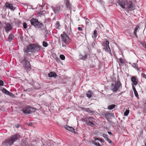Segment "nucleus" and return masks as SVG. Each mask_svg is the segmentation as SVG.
Masks as SVG:
<instances>
[{
	"label": "nucleus",
	"instance_id": "obj_1",
	"mask_svg": "<svg viewBox=\"0 0 146 146\" xmlns=\"http://www.w3.org/2000/svg\"><path fill=\"white\" fill-rule=\"evenodd\" d=\"M41 48V46L38 44H30L24 49L23 51L25 55L31 56V54L29 52L34 53L37 52L40 50Z\"/></svg>",
	"mask_w": 146,
	"mask_h": 146
},
{
	"label": "nucleus",
	"instance_id": "obj_2",
	"mask_svg": "<svg viewBox=\"0 0 146 146\" xmlns=\"http://www.w3.org/2000/svg\"><path fill=\"white\" fill-rule=\"evenodd\" d=\"M20 138V135L19 134H16L6 140L3 143V144L5 146H11L13 145L16 140Z\"/></svg>",
	"mask_w": 146,
	"mask_h": 146
},
{
	"label": "nucleus",
	"instance_id": "obj_3",
	"mask_svg": "<svg viewBox=\"0 0 146 146\" xmlns=\"http://www.w3.org/2000/svg\"><path fill=\"white\" fill-rule=\"evenodd\" d=\"M118 4L123 9H128L130 11L133 9L132 3L131 1H127V0L119 1Z\"/></svg>",
	"mask_w": 146,
	"mask_h": 146
},
{
	"label": "nucleus",
	"instance_id": "obj_4",
	"mask_svg": "<svg viewBox=\"0 0 146 146\" xmlns=\"http://www.w3.org/2000/svg\"><path fill=\"white\" fill-rule=\"evenodd\" d=\"M25 55L24 56L22 60V63L23 66L26 68H28L31 67V65L30 63V61L31 60L30 58Z\"/></svg>",
	"mask_w": 146,
	"mask_h": 146
},
{
	"label": "nucleus",
	"instance_id": "obj_5",
	"mask_svg": "<svg viewBox=\"0 0 146 146\" xmlns=\"http://www.w3.org/2000/svg\"><path fill=\"white\" fill-rule=\"evenodd\" d=\"M109 42L108 40L103 42L102 44V50L111 54V52L109 45Z\"/></svg>",
	"mask_w": 146,
	"mask_h": 146
},
{
	"label": "nucleus",
	"instance_id": "obj_6",
	"mask_svg": "<svg viewBox=\"0 0 146 146\" xmlns=\"http://www.w3.org/2000/svg\"><path fill=\"white\" fill-rule=\"evenodd\" d=\"M31 21V25H34L36 28H40L43 26V24L39 22L37 19L32 18Z\"/></svg>",
	"mask_w": 146,
	"mask_h": 146
},
{
	"label": "nucleus",
	"instance_id": "obj_7",
	"mask_svg": "<svg viewBox=\"0 0 146 146\" xmlns=\"http://www.w3.org/2000/svg\"><path fill=\"white\" fill-rule=\"evenodd\" d=\"M120 87H121V84L119 81H118L115 82L114 84L112 85L111 88L113 92H116Z\"/></svg>",
	"mask_w": 146,
	"mask_h": 146
},
{
	"label": "nucleus",
	"instance_id": "obj_8",
	"mask_svg": "<svg viewBox=\"0 0 146 146\" xmlns=\"http://www.w3.org/2000/svg\"><path fill=\"white\" fill-rule=\"evenodd\" d=\"M61 37L62 42H63L66 44L69 43V37L65 32H64L62 34H61Z\"/></svg>",
	"mask_w": 146,
	"mask_h": 146
},
{
	"label": "nucleus",
	"instance_id": "obj_9",
	"mask_svg": "<svg viewBox=\"0 0 146 146\" xmlns=\"http://www.w3.org/2000/svg\"><path fill=\"white\" fill-rule=\"evenodd\" d=\"M35 111V109L31 107H28L26 108H24L23 110L24 113L28 114H29L32 112H34Z\"/></svg>",
	"mask_w": 146,
	"mask_h": 146
},
{
	"label": "nucleus",
	"instance_id": "obj_10",
	"mask_svg": "<svg viewBox=\"0 0 146 146\" xmlns=\"http://www.w3.org/2000/svg\"><path fill=\"white\" fill-rule=\"evenodd\" d=\"M12 25L9 23H6L5 26V29L7 33H8L13 29Z\"/></svg>",
	"mask_w": 146,
	"mask_h": 146
},
{
	"label": "nucleus",
	"instance_id": "obj_11",
	"mask_svg": "<svg viewBox=\"0 0 146 146\" xmlns=\"http://www.w3.org/2000/svg\"><path fill=\"white\" fill-rule=\"evenodd\" d=\"M52 8L56 14H58L60 10V5H57L55 7H52Z\"/></svg>",
	"mask_w": 146,
	"mask_h": 146
},
{
	"label": "nucleus",
	"instance_id": "obj_12",
	"mask_svg": "<svg viewBox=\"0 0 146 146\" xmlns=\"http://www.w3.org/2000/svg\"><path fill=\"white\" fill-rule=\"evenodd\" d=\"M5 6L7 8H9L12 11H13L15 9V8L12 4L9 3L8 2H6L5 4Z\"/></svg>",
	"mask_w": 146,
	"mask_h": 146
},
{
	"label": "nucleus",
	"instance_id": "obj_13",
	"mask_svg": "<svg viewBox=\"0 0 146 146\" xmlns=\"http://www.w3.org/2000/svg\"><path fill=\"white\" fill-rule=\"evenodd\" d=\"M70 0H65V3L66 6L68 9H70L72 8L71 5L69 2Z\"/></svg>",
	"mask_w": 146,
	"mask_h": 146
},
{
	"label": "nucleus",
	"instance_id": "obj_14",
	"mask_svg": "<svg viewBox=\"0 0 146 146\" xmlns=\"http://www.w3.org/2000/svg\"><path fill=\"white\" fill-rule=\"evenodd\" d=\"M48 76L50 77H54L55 78L56 77L57 75L55 72H52L48 73Z\"/></svg>",
	"mask_w": 146,
	"mask_h": 146
},
{
	"label": "nucleus",
	"instance_id": "obj_15",
	"mask_svg": "<svg viewBox=\"0 0 146 146\" xmlns=\"http://www.w3.org/2000/svg\"><path fill=\"white\" fill-rule=\"evenodd\" d=\"M105 116L108 120L109 117H114L111 113L108 112H107L105 113Z\"/></svg>",
	"mask_w": 146,
	"mask_h": 146
},
{
	"label": "nucleus",
	"instance_id": "obj_16",
	"mask_svg": "<svg viewBox=\"0 0 146 146\" xmlns=\"http://www.w3.org/2000/svg\"><path fill=\"white\" fill-rule=\"evenodd\" d=\"M131 81L134 85H136L137 84V80L134 76L132 77Z\"/></svg>",
	"mask_w": 146,
	"mask_h": 146
},
{
	"label": "nucleus",
	"instance_id": "obj_17",
	"mask_svg": "<svg viewBox=\"0 0 146 146\" xmlns=\"http://www.w3.org/2000/svg\"><path fill=\"white\" fill-rule=\"evenodd\" d=\"M65 128L66 129H67L68 130H69L70 131H71L72 133H76V132L75 131V129L72 127L67 126Z\"/></svg>",
	"mask_w": 146,
	"mask_h": 146
},
{
	"label": "nucleus",
	"instance_id": "obj_18",
	"mask_svg": "<svg viewBox=\"0 0 146 146\" xmlns=\"http://www.w3.org/2000/svg\"><path fill=\"white\" fill-rule=\"evenodd\" d=\"M85 121L86 122V123L88 125H94V123H93V121H91L90 120H88L86 119L85 120Z\"/></svg>",
	"mask_w": 146,
	"mask_h": 146
},
{
	"label": "nucleus",
	"instance_id": "obj_19",
	"mask_svg": "<svg viewBox=\"0 0 146 146\" xmlns=\"http://www.w3.org/2000/svg\"><path fill=\"white\" fill-rule=\"evenodd\" d=\"M93 94V93L91 90L88 91L86 94L87 96L89 98H91Z\"/></svg>",
	"mask_w": 146,
	"mask_h": 146
},
{
	"label": "nucleus",
	"instance_id": "obj_20",
	"mask_svg": "<svg viewBox=\"0 0 146 146\" xmlns=\"http://www.w3.org/2000/svg\"><path fill=\"white\" fill-rule=\"evenodd\" d=\"M139 27L138 26H137V27L135 29L134 33V35L136 36L137 38V32L139 31Z\"/></svg>",
	"mask_w": 146,
	"mask_h": 146
},
{
	"label": "nucleus",
	"instance_id": "obj_21",
	"mask_svg": "<svg viewBox=\"0 0 146 146\" xmlns=\"http://www.w3.org/2000/svg\"><path fill=\"white\" fill-rule=\"evenodd\" d=\"M115 105L114 104H112L108 106V108L110 110H111L115 108Z\"/></svg>",
	"mask_w": 146,
	"mask_h": 146
},
{
	"label": "nucleus",
	"instance_id": "obj_22",
	"mask_svg": "<svg viewBox=\"0 0 146 146\" xmlns=\"http://www.w3.org/2000/svg\"><path fill=\"white\" fill-rule=\"evenodd\" d=\"M14 36L13 34H10L9 37V40H13L14 38Z\"/></svg>",
	"mask_w": 146,
	"mask_h": 146
},
{
	"label": "nucleus",
	"instance_id": "obj_23",
	"mask_svg": "<svg viewBox=\"0 0 146 146\" xmlns=\"http://www.w3.org/2000/svg\"><path fill=\"white\" fill-rule=\"evenodd\" d=\"M92 142L97 146H100V145L98 142H96L94 140H93L92 141Z\"/></svg>",
	"mask_w": 146,
	"mask_h": 146
},
{
	"label": "nucleus",
	"instance_id": "obj_24",
	"mask_svg": "<svg viewBox=\"0 0 146 146\" xmlns=\"http://www.w3.org/2000/svg\"><path fill=\"white\" fill-rule=\"evenodd\" d=\"M132 66H133V67H134L135 68H136L137 70H139L138 69V65H137V64L136 63H133L132 64Z\"/></svg>",
	"mask_w": 146,
	"mask_h": 146
},
{
	"label": "nucleus",
	"instance_id": "obj_25",
	"mask_svg": "<svg viewBox=\"0 0 146 146\" xmlns=\"http://www.w3.org/2000/svg\"><path fill=\"white\" fill-rule=\"evenodd\" d=\"M80 59L81 60H84L86 58L87 56L86 55L85 56H82L81 55L80 56Z\"/></svg>",
	"mask_w": 146,
	"mask_h": 146
},
{
	"label": "nucleus",
	"instance_id": "obj_26",
	"mask_svg": "<svg viewBox=\"0 0 146 146\" xmlns=\"http://www.w3.org/2000/svg\"><path fill=\"white\" fill-rule=\"evenodd\" d=\"M3 92L5 94H8L9 91H8L5 88H3L2 90Z\"/></svg>",
	"mask_w": 146,
	"mask_h": 146
},
{
	"label": "nucleus",
	"instance_id": "obj_27",
	"mask_svg": "<svg viewBox=\"0 0 146 146\" xmlns=\"http://www.w3.org/2000/svg\"><path fill=\"white\" fill-rule=\"evenodd\" d=\"M94 119L93 118L91 117H88L86 118V120H90L91 121H93Z\"/></svg>",
	"mask_w": 146,
	"mask_h": 146
},
{
	"label": "nucleus",
	"instance_id": "obj_28",
	"mask_svg": "<svg viewBox=\"0 0 146 146\" xmlns=\"http://www.w3.org/2000/svg\"><path fill=\"white\" fill-rule=\"evenodd\" d=\"M60 26V25L59 22V21H57L56 23V28L58 29Z\"/></svg>",
	"mask_w": 146,
	"mask_h": 146
},
{
	"label": "nucleus",
	"instance_id": "obj_29",
	"mask_svg": "<svg viewBox=\"0 0 146 146\" xmlns=\"http://www.w3.org/2000/svg\"><path fill=\"white\" fill-rule=\"evenodd\" d=\"M129 113V110H126L125 112L124 113V115L125 116H127L128 115Z\"/></svg>",
	"mask_w": 146,
	"mask_h": 146
},
{
	"label": "nucleus",
	"instance_id": "obj_30",
	"mask_svg": "<svg viewBox=\"0 0 146 146\" xmlns=\"http://www.w3.org/2000/svg\"><path fill=\"white\" fill-rule=\"evenodd\" d=\"M60 58L61 60H64L65 59V56L63 54L60 55Z\"/></svg>",
	"mask_w": 146,
	"mask_h": 146
},
{
	"label": "nucleus",
	"instance_id": "obj_31",
	"mask_svg": "<svg viewBox=\"0 0 146 146\" xmlns=\"http://www.w3.org/2000/svg\"><path fill=\"white\" fill-rule=\"evenodd\" d=\"M42 45L43 46L46 47L48 46V43L46 42L43 41L42 43Z\"/></svg>",
	"mask_w": 146,
	"mask_h": 146
},
{
	"label": "nucleus",
	"instance_id": "obj_32",
	"mask_svg": "<svg viewBox=\"0 0 146 146\" xmlns=\"http://www.w3.org/2000/svg\"><path fill=\"white\" fill-rule=\"evenodd\" d=\"M15 23L18 26H19L20 24L21 21L19 20H17L16 21Z\"/></svg>",
	"mask_w": 146,
	"mask_h": 146
},
{
	"label": "nucleus",
	"instance_id": "obj_33",
	"mask_svg": "<svg viewBox=\"0 0 146 146\" xmlns=\"http://www.w3.org/2000/svg\"><path fill=\"white\" fill-rule=\"evenodd\" d=\"M23 27L24 29H26L27 28V25L26 23H24L23 24Z\"/></svg>",
	"mask_w": 146,
	"mask_h": 146
},
{
	"label": "nucleus",
	"instance_id": "obj_34",
	"mask_svg": "<svg viewBox=\"0 0 146 146\" xmlns=\"http://www.w3.org/2000/svg\"><path fill=\"white\" fill-rule=\"evenodd\" d=\"M97 31L96 30H94V33L93 34V35L94 37H96L97 36Z\"/></svg>",
	"mask_w": 146,
	"mask_h": 146
},
{
	"label": "nucleus",
	"instance_id": "obj_35",
	"mask_svg": "<svg viewBox=\"0 0 146 146\" xmlns=\"http://www.w3.org/2000/svg\"><path fill=\"white\" fill-rule=\"evenodd\" d=\"M106 140L109 143H110L111 145L113 144L112 142L109 138H107Z\"/></svg>",
	"mask_w": 146,
	"mask_h": 146
},
{
	"label": "nucleus",
	"instance_id": "obj_36",
	"mask_svg": "<svg viewBox=\"0 0 146 146\" xmlns=\"http://www.w3.org/2000/svg\"><path fill=\"white\" fill-rule=\"evenodd\" d=\"M103 136L106 139L108 138V135L105 134H104L103 135Z\"/></svg>",
	"mask_w": 146,
	"mask_h": 146
},
{
	"label": "nucleus",
	"instance_id": "obj_37",
	"mask_svg": "<svg viewBox=\"0 0 146 146\" xmlns=\"http://www.w3.org/2000/svg\"><path fill=\"white\" fill-rule=\"evenodd\" d=\"M38 15H43V11H40L38 13Z\"/></svg>",
	"mask_w": 146,
	"mask_h": 146
},
{
	"label": "nucleus",
	"instance_id": "obj_38",
	"mask_svg": "<svg viewBox=\"0 0 146 146\" xmlns=\"http://www.w3.org/2000/svg\"><path fill=\"white\" fill-rule=\"evenodd\" d=\"M134 92L135 96L137 97L138 96V95L137 91L136 90L135 91H134Z\"/></svg>",
	"mask_w": 146,
	"mask_h": 146
},
{
	"label": "nucleus",
	"instance_id": "obj_39",
	"mask_svg": "<svg viewBox=\"0 0 146 146\" xmlns=\"http://www.w3.org/2000/svg\"><path fill=\"white\" fill-rule=\"evenodd\" d=\"M7 95H8L9 96H10L11 97L13 96H14L13 94L12 93L9 92L8 94Z\"/></svg>",
	"mask_w": 146,
	"mask_h": 146
},
{
	"label": "nucleus",
	"instance_id": "obj_40",
	"mask_svg": "<svg viewBox=\"0 0 146 146\" xmlns=\"http://www.w3.org/2000/svg\"><path fill=\"white\" fill-rule=\"evenodd\" d=\"M56 62L58 63L60 62L61 61L60 60V59L58 57H57V58H56Z\"/></svg>",
	"mask_w": 146,
	"mask_h": 146
},
{
	"label": "nucleus",
	"instance_id": "obj_41",
	"mask_svg": "<svg viewBox=\"0 0 146 146\" xmlns=\"http://www.w3.org/2000/svg\"><path fill=\"white\" fill-rule=\"evenodd\" d=\"M86 111L88 113H91L92 111H91L89 108L86 109Z\"/></svg>",
	"mask_w": 146,
	"mask_h": 146
},
{
	"label": "nucleus",
	"instance_id": "obj_42",
	"mask_svg": "<svg viewBox=\"0 0 146 146\" xmlns=\"http://www.w3.org/2000/svg\"><path fill=\"white\" fill-rule=\"evenodd\" d=\"M141 44H142V46L143 47L146 48V44H145V43H141Z\"/></svg>",
	"mask_w": 146,
	"mask_h": 146
},
{
	"label": "nucleus",
	"instance_id": "obj_43",
	"mask_svg": "<svg viewBox=\"0 0 146 146\" xmlns=\"http://www.w3.org/2000/svg\"><path fill=\"white\" fill-rule=\"evenodd\" d=\"M141 75L142 77L146 79V75L142 73L141 74Z\"/></svg>",
	"mask_w": 146,
	"mask_h": 146
},
{
	"label": "nucleus",
	"instance_id": "obj_44",
	"mask_svg": "<svg viewBox=\"0 0 146 146\" xmlns=\"http://www.w3.org/2000/svg\"><path fill=\"white\" fill-rule=\"evenodd\" d=\"M3 82L1 80H0V86H2L3 85Z\"/></svg>",
	"mask_w": 146,
	"mask_h": 146
},
{
	"label": "nucleus",
	"instance_id": "obj_45",
	"mask_svg": "<svg viewBox=\"0 0 146 146\" xmlns=\"http://www.w3.org/2000/svg\"><path fill=\"white\" fill-rule=\"evenodd\" d=\"M119 62L122 63V64H123L124 63L123 62V60H122V59H121V58H120L119 59Z\"/></svg>",
	"mask_w": 146,
	"mask_h": 146
},
{
	"label": "nucleus",
	"instance_id": "obj_46",
	"mask_svg": "<svg viewBox=\"0 0 146 146\" xmlns=\"http://www.w3.org/2000/svg\"><path fill=\"white\" fill-rule=\"evenodd\" d=\"M78 29L79 31H82L83 29L82 27H79L78 28Z\"/></svg>",
	"mask_w": 146,
	"mask_h": 146
},
{
	"label": "nucleus",
	"instance_id": "obj_47",
	"mask_svg": "<svg viewBox=\"0 0 146 146\" xmlns=\"http://www.w3.org/2000/svg\"><path fill=\"white\" fill-rule=\"evenodd\" d=\"M132 86L133 91L136 90L134 86L133 85H132Z\"/></svg>",
	"mask_w": 146,
	"mask_h": 146
},
{
	"label": "nucleus",
	"instance_id": "obj_48",
	"mask_svg": "<svg viewBox=\"0 0 146 146\" xmlns=\"http://www.w3.org/2000/svg\"><path fill=\"white\" fill-rule=\"evenodd\" d=\"M94 139L95 141H96V140H98V141H100V139H99L98 138H94Z\"/></svg>",
	"mask_w": 146,
	"mask_h": 146
},
{
	"label": "nucleus",
	"instance_id": "obj_49",
	"mask_svg": "<svg viewBox=\"0 0 146 146\" xmlns=\"http://www.w3.org/2000/svg\"><path fill=\"white\" fill-rule=\"evenodd\" d=\"M81 34H83V33L82 32H80V33H78L77 34V35L78 36V35H80Z\"/></svg>",
	"mask_w": 146,
	"mask_h": 146
},
{
	"label": "nucleus",
	"instance_id": "obj_50",
	"mask_svg": "<svg viewBox=\"0 0 146 146\" xmlns=\"http://www.w3.org/2000/svg\"><path fill=\"white\" fill-rule=\"evenodd\" d=\"M108 133L110 135L112 134V133L111 132H108Z\"/></svg>",
	"mask_w": 146,
	"mask_h": 146
},
{
	"label": "nucleus",
	"instance_id": "obj_51",
	"mask_svg": "<svg viewBox=\"0 0 146 146\" xmlns=\"http://www.w3.org/2000/svg\"><path fill=\"white\" fill-rule=\"evenodd\" d=\"M101 143H103L104 142V141H103V140L102 139H101Z\"/></svg>",
	"mask_w": 146,
	"mask_h": 146
},
{
	"label": "nucleus",
	"instance_id": "obj_52",
	"mask_svg": "<svg viewBox=\"0 0 146 146\" xmlns=\"http://www.w3.org/2000/svg\"><path fill=\"white\" fill-rule=\"evenodd\" d=\"M97 1H98L99 2H100V0H97Z\"/></svg>",
	"mask_w": 146,
	"mask_h": 146
},
{
	"label": "nucleus",
	"instance_id": "obj_53",
	"mask_svg": "<svg viewBox=\"0 0 146 146\" xmlns=\"http://www.w3.org/2000/svg\"><path fill=\"white\" fill-rule=\"evenodd\" d=\"M145 146H146V144H145Z\"/></svg>",
	"mask_w": 146,
	"mask_h": 146
},
{
	"label": "nucleus",
	"instance_id": "obj_54",
	"mask_svg": "<svg viewBox=\"0 0 146 146\" xmlns=\"http://www.w3.org/2000/svg\"><path fill=\"white\" fill-rule=\"evenodd\" d=\"M101 3H102V1H101Z\"/></svg>",
	"mask_w": 146,
	"mask_h": 146
}]
</instances>
